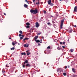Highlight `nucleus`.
Instances as JSON below:
<instances>
[{"mask_svg": "<svg viewBox=\"0 0 77 77\" xmlns=\"http://www.w3.org/2000/svg\"><path fill=\"white\" fill-rule=\"evenodd\" d=\"M12 44L14 46V45H15V43L14 42H12Z\"/></svg>", "mask_w": 77, "mask_h": 77, "instance_id": "bb28decb", "label": "nucleus"}, {"mask_svg": "<svg viewBox=\"0 0 77 77\" xmlns=\"http://www.w3.org/2000/svg\"><path fill=\"white\" fill-rule=\"evenodd\" d=\"M20 39H23V37H20Z\"/></svg>", "mask_w": 77, "mask_h": 77, "instance_id": "f704fd0d", "label": "nucleus"}, {"mask_svg": "<svg viewBox=\"0 0 77 77\" xmlns=\"http://www.w3.org/2000/svg\"><path fill=\"white\" fill-rule=\"evenodd\" d=\"M60 45H62L63 44H65V42H64L62 43V42H60Z\"/></svg>", "mask_w": 77, "mask_h": 77, "instance_id": "9d476101", "label": "nucleus"}, {"mask_svg": "<svg viewBox=\"0 0 77 77\" xmlns=\"http://www.w3.org/2000/svg\"><path fill=\"white\" fill-rule=\"evenodd\" d=\"M19 36L20 37L22 36V37H24V35H22L20 34L19 35Z\"/></svg>", "mask_w": 77, "mask_h": 77, "instance_id": "ddd939ff", "label": "nucleus"}, {"mask_svg": "<svg viewBox=\"0 0 77 77\" xmlns=\"http://www.w3.org/2000/svg\"><path fill=\"white\" fill-rule=\"evenodd\" d=\"M62 47L63 48H65V47L64 46H62Z\"/></svg>", "mask_w": 77, "mask_h": 77, "instance_id": "c9c22d12", "label": "nucleus"}, {"mask_svg": "<svg viewBox=\"0 0 77 77\" xmlns=\"http://www.w3.org/2000/svg\"><path fill=\"white\" fill-rule=\"evenodd\" d=\"M29 50H28V51H26V53H28V52H29Z\"/></svg>", "mask_w": 77, "mask_h": 77, "instance_id": "79ce46f5", "label": "nucleus"}, {"mask_svg": "<svg viewBox=\"0 0 77 77\" xmlns=\"http://www.w3.org/2000/svg\"><path fill=\"white\" fill-rule=\"evenodd\" d=\"M74 12H77V6L75 7L74 10Z\"/></svg>", "mask_w": 77, "mask_h": 77, "instance_id": "39448f33", "label": "nucleus"}, {"mask_svg": "<svg viewBox=\"0 0 77 77\" xmlns=\"http://www.w3.org/2000/svg\"><path fill=\"white\" fill-rule=\"evenodd\" d=\"M38 1L39 2V0H38Z\"/></svg>", "mask_w": 77, "mask_h": 77, "instance_id": "13d9d810", "label": "nucleus"}, {"mask_svg": "<svg viewBox=\"0 0 77 77\" xmlns=\"http://www.w3.org/2000/svg\"><path fill=\"white\" fill-rule=\"evenodd\" d=\"M38 36H36L34 37V38L35 39H38Z\"/></svg>", "mask_w": 77, "mask_h": 77, "instance_id": "393cba45", "label": "nucleus"}, {"mask_svg": "<svg viewBox=\"0 0 77 77\" xmlns=\"http://www.w3.org/2000/svg\"><path fill=\"white\" fill-rule=\"evenodd\" d=\"M28 39H29V38H26L23 39V41H25V40H28Z\"/></svg>", "mask_w": 77, "mask_h": 77, "instance_id": "6ab92c4d", "label": "nucleus"}, {"mask_svg": "<svg viewBox=\"0 0 77 77\" xmlns=\"http://www.w3.org/2000/svg\"><path fill=\"white\" fill-rule=\"evenodd\" d=\"M26 28H29L30 27V26H29V25H27L26 26Z\"/></svg>", "mask_w": 77, "mask_h": 77, "instance_id": "b1692460", "label": "nucleus"}, {"mask_svg": "<svg viewBox=\"0 0 77 77\" xmlns=\"http://www.w3.org/2000/svg\"><path fill=\"white\" fill-rule=\"evenodd\" d=\"M44 14H46V11H44Z\"/></svg>", "mask_w": 77, "mask_h": 77, "instance_id": "e433bc0d", "label": "nucleus"}, {"mask_svg": "<svg viewBox=\"0 0 77 77\" xmlns=\"http://www.w3.org/2000/svg\"><path fill=\"white\" fill-rule=\"evenodd\" d=\"M31 13H33L34 14H36L38 13V10L37 9H35L34 10L33 9H31L30 11Z\"/></svg>", "mask_w": 77, "mask_h": 77, "instance_id": "f257e3e1", "label": "nucleus"}, {"mask_svg": "<svg viewBox=\"0 0 77 77\" xmlns=\"http://www.w3.org/2000/svg\"><path fill=\"white\" fill-rule=\"evenodd\" d=\"M25 1H26V2H27V0H25Z\"/></svg>", "mask_w": 77, "mask_h": 77, "instance_id": "603ef678", "label": "nucleus"}, {"mask_svg": "<svg viewBox=\"0 0 77 77\" xmlns=\"http://www.w3.org/2000/svg\"><path fill=\"white\" fill-rule=\"evenodd\" d=\"M9 39H11V38L10 37V38H9Z\"/></svg>", "mask_w": 77, "mask_h": 77, "instance_id": "49530a36", "label": "nucleus"}, {"mask_svg": "<svg viewBox=\"0 0 77 77\" xmlns=\"http://www.w3.org/2000/svg\"><path fill=\"white\" fill-rule=\"evenodd\" d=\"M74 51V50L72 49H70V51H71V52H72H72H73Z\"/></svg>", "mask_w": 77, "mask_h": 77, "instance_id": "c85d7f7f", "label": "nucleus"}, {"mask_svg": "<svg viewBox=\"0 0 77 77\" xmlns=\"http://www.w3.org/2000/svg\"><path fill=\"white\" fill-rule=\"evenodd\" d=\"M25 66H26V67H30V66H31V65H30V64L28 63Z\"/></svg>", "mask_w": 77, "mask_h": 77, "instance_id": "423d86ee", "label": "nucleus"}, {"mask_svg": "<svg viewBox=\"0 0 77 77\" xmlns=\"http://www.w3.org/2000/svg\"><path fill=\"white\" fill-rule=\"evenodd\" d=\"M50 5L51 6H54V4L53 3H51L50 4Z\"/></svg>", "mask_w": 77, "mask_h": 77, "instance_id": "4be33fe9", "label": "nucleus"}, {"mask_svg": "<svg viewBox=\"0 0 77 77\" xmlns=\"http://www.w3.org/2000/svg\"><path fill=\"white\" fill-rule=\"evenodd\" d=\"M64 22V19H63L61 20V25H60V29H62V26H63V24Z\"/></svg>", "mask_w": 77, "mask_h": 77, "instance_id": "7ed1b4c3", "label": "nucleus"}, {"mask_svg": "<svg viewBox=\"0 0 77 77\" xmlns=\"http://www.w3.org/2000/svg\"><path fill=\"white\" fill-rule=\"evenodd\" d=\"M24 6L25 8H26V7H28V5L26 4H24Z\"/></svg>", "mask_w": 77, "mask_h": 77, "instance_id": "dca6fc26", "label": "nucleus"}, {"mask_svg": "<svg viewBox=\"0 0 77 77\" xmlns=\"http://www.w3.org/2000/svg\"><path fill=\"white\" fill-rule=\"evenodd\" d=\"M35 0H33L32 1L33 2H35Z\"/></svg>", "mask_w": 77, "mask_h": 77, "instance_id": "a18cd8bd", "label": "nucleus"}, {"mask_svg": "<svg viewBox=\"0 0 77 77\" xmlns=\"http://www.w3.org/2000/svg\"><path fill=\"white\" fill-rule=\"evenodd\" d=\"M57 50H60V48H59V47H57Z\"/></svg>", "mask_w": 77, "mask_h": 77, "instance_id": "473e14b6", "label": "nucleus"}, {"mask_svg": "<svg viewBox=\"0 0 77 77\" xmlns=\"http://www.w3.org/2000/svg\"><path fill=\"white\" fill-rule=\"evenodd\" d=\"M38 45L39 46V45H41V44H40V43H38Z\"/></svg>", "mask_w": 77, "mask_h": 77, "instance_id": "c03bdc74", "label": "nucleus"}, {"mask_svg": "<svg viewBox=\"0 0 77 77\" xmlns=\"http://www.w3.org/2000/svg\"><path fill=\"white\" fill-rule=\"evenodd\" d=\"M40 41H42V40H40Z\"/></svg>", "mask_w": 77, "mask_h": 77, "instance_id": "5fc2aeb1", "label": "nucleus"}, {"mask_svg": "<svg viewBox=\"0 0 77 77\" xmlns=\"http://www.w3.org/2000/svg\"><path fill=\"white\" fill-rule=\"evenodd\" d=\"M58 71L60 73L61 72H65V70L62 69L61 68H59L57 69V72Z\"/></svg>", "mask_w": 77, "mask_h": 77, "instance_id": "f03ea898", "label": "nucleus"}, {"mask_svg": "<svg viewBox=\"0 0 77 77\" xmlns=\"http://www.w3.org/2000/svg\"><path fill=\"white\" fill-rule=\"evenodd\" d=\"M36 5H39V2H38L36 3Z\"/></svg>", "mask_w": 77, "mask_h": 77, "instance_id": "7c9ffc66", "label": "nucleus"}, {"mask_svg": "<svg viewBox=\"0 0 77 77\" xmlns=\"http://www.w3.org/2000/svg\"><path fill=\"white\" fill-rule=\"evenodd\" d=\"M67 68V66H65V69H66Z\"/></svg>", "mask_w": 77, "mask_h": 77, "instance_id": "ea45409f", "label": "nucleus"}, {"mask_svg": "<svg viewBox=\"0 0 77 77\" xmlns=\"http://www.w3.org/2000/svg\"><path fill=\"white\" fill-rule=\"evenodd\" d=\"M42 32H40L39 33H38L37 34V35H41V34H42Z\"/></svg>", "mask_w": 77, "mask_h": 77, "instance_id": "c756f323", "label": "nucleus"}, {"mask_svg": "<svg viewBox=\"0 0 77 77\" xmlns=\"http://www.w3.org/2000/svg\"><path fill=\"white\" fill-rule=\"evenodd\" d=\"M26 2L27 3H28V4H29V1H26Z\"/></svg>", "mask_w": 77, "mask_h": 77, "instance_id": "37998d69", "label": "nucleus"}, {"mask_svg": "<svg viewBox=\"0 0 77 77\" xmlns=\"http://www.w3.org/2000/svg\"><path fill=\"white\" fill-rule=\"evenodd\" d=\"M18 43L17 42H15V44H17Z\"/></svg>", "mask_w": 77, "mask_h": 77, "instance_id": "de8ad7c7", "label": "nucleus"}, {"mask_svg": "<svg viewBox=\"0 0 77 77\" xmlns=\"http://www.w3.org/2000/svg\"><path fill=\"white\" fill-rule=\"evenodd\" d=\"M4 15H6V14L5 13H4Z\"/></svg>", "mask_w": 77, "mask_h": 77, "instance_id": "a19ab883", "label": "nucleus"}, {"mask_svg": "<svg viewBox=\"0 0 77 77\" xmlns=\"http://www.w3.org/2000/svg\"><path fill=\"white\" fill-rule=\"evenodd\" d=\"M26 24L27 26H29L30 25V23H29V22H28L26 23Z\"/></svg>", "mask_w": 77, "mask_h": 77, "instance_id": "aec40b11", "label": "nucleus"}, {"mask_svg": "<svg viewBox=\"0 0 77 77\" xmlns=\"http://www.w3.org/2000/svg\"><path fill=\"white\" fill-rule=\"evenodd\" d=\"M76 1L77 2V0H76Z\"/></svg>", "mask_w": 77, "mask_h": 77, "instance_id": "bf43d9fd", "label": "nucleus"}, {"mask_svg": "<svg viewBox=\"0 0 77 77\" xmlns=\"http://www.w3.org/2000/svg\"><path fill=\"white\" fill-rule=\"evenodd\" d=\"M11 57V56H10V57Z\"/></svg>", "mask_w": 77, "mask_h": 77, "instance_id": "052dcab7", "label": "nucleus"}, {"mask_svg": "<svg viewBox=\"0 0 77 77\" xmlns=\"http://www.w3.org/2000/svg\"><path fill=\"white\" fill-rule=\"evenodd\" d=\"M60 1H62V0H59Z\"/></svg>", "mask_w": 77, "mask_h": 77, "instance_id": "6e6d98bb", "label": "nucleus"}, {"mask_svg": "<svg viewBox=\"0 0 77 77\" xmlns=\"http://www.w3.org/2000/svg\"><path fill=\"white\" fill-rule=\"evenodd\" d=\"M40 43H42V41H41V42H40Z\"/></svg>", "mask_w": 77, "mask_h": 77, "instance_id": "8fccbe9b", "label": "nucleus"}, {"mask_svg": "<svg viewBox=\"0 0 77 77\" xmlns=\"http://www.w3.org/2000/svg\"><path fill=\"white\" fill-rule=\"evenodd\" d=\"M6 67H9V66H8L7 64L6 65Z\"/></svg>", "mask_w": 77, "mask_h": 77, "instance_id": "58836bf2", "label": "nucleus"}, {"mask_svg": "<svg viewBox=\"0 0 77 77\" xmlns=\"http://www.w3.org/2000/svg\"><path fill=\"white\" fill-rule=\"evenodd\" d=\"M11 50H15V48L13 47L12 48H11Z\"/></svg>", "mask_w": 77, "mask_h": 77, "instance_id": "412c9836", "label": "nucleus"}, {"mask_svg": "<svg viewBox=\"0 0 77 77\" xmlns=\"http://www.w3.org/2000/svg\"><path fill=\"white\" fill-rule=\"evenodd\" d=\"M26 54L25 52L21 53V55H24L25 56Z\"/></svg>", "mask_w": 77, "mask_h": 77, "instance_id": "4468645a", "label": "nucleus"}, {"mask_svg": "<svg viewBox=\"0 0 77 77\" xmlns=\"http://www.w3.org/2000/svg\"><path fill=\"white\" fill-rule=\"evenodd\" d=\"M50 23H47V24H48V25H50Z\"/></svg>", "mask_w": 77, "mask_h": 77, "instance_id": "4c0bfd02", "label": "nucleus"}, {"mask_svg": "<svg viewBox=\"0 0 77 77\" xmlns=\"http://www.w3.org/2000/svg\"><path fill=\"white\" fill-rule=\"evenodd\" d=\"M72 71L73 72H75V70L74 68H72Z\"/></svg>", "mask_w": 77, "mask_h": 77, "instance_id": "f8f14e48", "label": "nucleus"}, {"mask_svg": "<svg viewBox=\"0 0 77 77\" xmlns=\"http://www.w3.org/2000/svg\"><path fill=\"white\" fill-rule=\"evenodd\" d=\"M72 29H70L69 30V32L70 33H72Z\"/></svg>", "mask_w": 77, "mask_h": 77, "instance_id": "2eb2a0df", "label": "nucleus"}, {"mask_svg": "<svg viewBox=\"0 0 77 77\" xmlns=\"http://www.w3.org/2000/svg\"><path fill=\"white\" fill-rule=\"evenodd\" d=\"M39 23H38V22H36L35 23L36 27H37V28H38L39 27Z\"/></svg>", "mask_w": 77, "mask_h": 77, "instance_id": "20e7f679", "label": "nucleus"}, {"mask_svg": "<svg viewBox=\"0 0 77 77\" xmlns=\"http://www.w3.org/2000/svg\"><path fill=\"white\" fill-rule=\"evenodd\" d=\"M30 54V52H28V53H27V55H28V56Z\"/></svg>", "mask_w": 77, "mask_h": 77, "instance_id": "cd10ccee", "label": "nucleus"}, {"mask_svg": "<svg viewBox=\"0 0 77 77\" xmlns=\"http://www.w3.org/2000/svg\"><path fill=\"white\" fill-rule=\"evenodd\" d=\"M34 40L37 43H38V42H40V41L39 40L34 39Z\"/></svg>", "mask_w": 77, "mask_h": 77, "instance_id": "6e6552de", "label": "nucleus"}, {"mask_svg": "<svg viewBox=\"0 0 77 77\" xmlns=\"http://www.w3.org/2000/svg\"><path fill=\"white\" fill-rule=\"evenodd\" d=\"M2 72L3 73H5V71H4V70H2Z\"/></svg>", "mask_w": 77, "mask_h": 77, "instance_id": "2f4dec72", "label": "nucleus"}, {"mask_svg": "<svg viewBox=\"0 0 77 77\" xmlns=\"http://www.w3.org/2000/svg\"><path fill=\"white\" fill-rule=\"evenodd\" d=\"M63 75H64V76L66 75V73L63 72Z\"/></svg>", "mask_w": 77, "mask_h": 77, "instance_id": "a211bd4d", "label": "nucleus"}, {"mask_svg": "<svg viewBox=\"0 0 77 77\" xmlns=\"http://www.w3.org/2000/svg\"><path fill=\"white\" fill-rule=\"evenodd\" d=\"M48 5H50L51 3V0H48Z\"/></svg>", "mask_w": 77, "mask_h": 77, "instance_id": "0eeeda50", "label": "nucleus"}, {"mask_svg": "<svg viewBox=\"0 0 77 77\" xmlns=\"http://www.w3.org/2000/svg\"><path fill=\"white\" fill-rule=\"evenodd\" d=\"M41 38L42 39H44V37L43 36H42Z\"/></svg>", "mask_w": 77, "mask_h": 77, "instance_id": "72a5a7b5", "label": "nucleus"}, {"mask_svg": "<svg viewBox=\"0 0 77 77\" xmlns=\"http://www.w3.org/2000/svg\"><path fill=\"white\" fill-rule=\"evenodd\" d=\"M24 47L27 48V47H29V45H28L26 44H25L24 45Z\"/></svg>", "mask_w": 77, "mask_h": 77, "instance_id": "9b49d317", "label": "nucleus"}, {"mask_svg": "<svg viewBox=\"0 0 77 77\" xmlns=\"http://www.w3.org/2000/svg\"><path fill=\"white\" fill-rule=\"evenodd\" d=\"M28 63V60H26L25 61V62L24 63V65H25V64H26V63Z\"/></svg>", "mask_w": 77, "mask_h": 77, "instance_id": "1a4fd4ad", "label": "nucleus"}, {"mask_svg": "<svg viewBox=\"0 0 77 77\" xmlns=\"http://www.w3.org/2000/svg\"><path fill=\"white\" fill-rule=\"evenodd\" d=\"M22 67H23V68H25V64H24V63L23 64H22Z\"/></svg>", "mask_w": 77, "mask_h": 77, "instance_id": "f3484780", "label": "nucleus"}, {"mask_svg": "<svg viewBox=\"0 0 77 77\" xmlns=\"http://www.w3.org/2000/svg\"><path fill=\"white\" fill-rule=\"evenodd\" d=\"M68 68H69V66H68Z\"/></svg>", "mask_w": 77, "mask_h": 77, "instance_id": "3c124183", "label": "nucleus"}, {"mask_svg": "<svg viewBox=\"0 0 77 77\" xmlns=\"http://www.w3.org/2000/svg\"><path fill=\"white\" fill-rule=\"evenodd\" d=\"M18 45H20V43L18 44Z\"/></svg>", "mask_w": 77, "mask_h": 77, "instance_id": "4d7b16f0", "label": "nucleus"}, {"mask_svg": "<svg viewBox=\"0 0 77 77\" xmlns=\"http://www.w3.org/2000/svg\"><path fill=\"white\" fill-rule=\"evenodd\" d=\"M67 41H69V39H68V40H67Z\"/></svg>", "mask_w": 77, "mask_h": 77, "instance_id": "864d4df0", "label": "nucleus"}, {"mask_svg": "<svg viewBox=\"0 0 77 77\" xmlns=\"http://www.w3.org/2000/svg\"><path fill=\"white\" fill-rule=\"evenodd\" d=\"M19 33H20V34H23V32L21 31H19Z\"/></svg>", "mask_w": 77, "mask_h": 77, "instance_id": "a878e982", "label": "nucleus"}, {"mask_svg": "<svg viewBox=\"0 0 77 77\" xmlns=\"http://www.w3.org/2000/svg\"><path fill=\"white\" fill-rule=\"evenodd\" d=\"M47 49H50V48H50V46H48V47H47Z\"/></svg>", "mask_w": 77, "mask_h": 77, "instance_id": "5701e85b", "label": "nucleus"}, {"mask_svg": "<svg viewBox=\"0 0 77 77\" xmlns=\"http://www.w3.org/2000/svg\"><path fill=\"white\" fill-rule=\"evenodd\" d=\"M74 27H76V25H74Z\"/></svg>", "mask_w": 77, "mask_h": 77, "instance_id": "09e8293b", "label": "nucleus"}]
</instances>
